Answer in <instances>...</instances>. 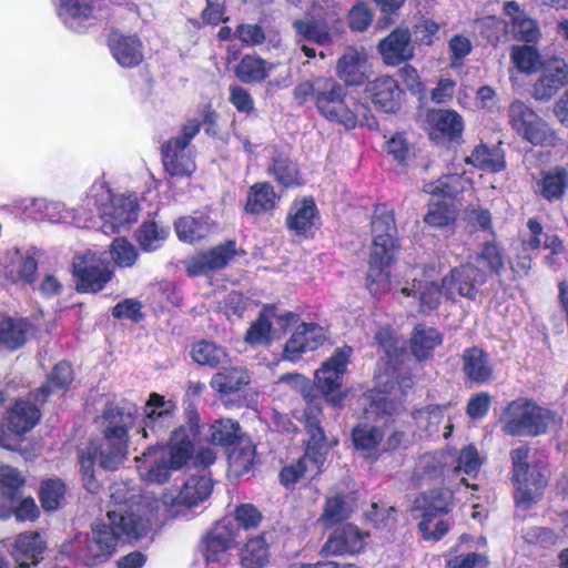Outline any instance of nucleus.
Instances as JSON below:
<instances>
[{
  "label": "nucleus",
  "instance_id": "26",
  "mask_svg": "<svg viewBox=\"0 0 568 568\" xmlns=\"http://www.w3.org/2000/svg\"><path fill=\"white\" fill-rule=\"evenodd\" d=\"M365 92L372 102L385 112H393L399 106L402 91L392 77L375 79L366 85Z\"/></svg>",
  "mask_w": 568,
  "mask_h": 568
},
{
  "label": "nucleus",
  "instance_id": "27",
  "mask_svg": "<svg viewBox=\"0 0 568 568\" xmlns=\"http://www.w3.org/2000/svg\"><path fill=\"white\" fill-rule=\"evenodd\" d=\"M429 136L434 140L460 136L464 130L462 116L453 110H433L427 115Z\"/></svg>",
  "mask_w": 568,
  "mask_h": 568
},
{
  "label": "nucleus",
  "instance_id": "35",
  "mask_svg": "<svg viewBox=\"0 0 568 568\" xmlns=\"http://www.w3.org/2000/svg\"><path fill=\"white\" fill-rule=\"evenodd\" d=\"M465 161L479 170L491 173L500 172L506 168L504 151L498 145L488 146L480 143L474 148Z\"/></svg>",
  "mask_w": 568,
  "mask_h": 568
},
{
  "label": "nucleus",
  "instance_id": "5",
  "mask_svg": "<svg viewBox=\"0 0 568 568\" xmlns=\"http://www.w3.org/2000/svg\"><path fill=\"white\" fill-rule=\"evenodd\" d=\"M530 448L521 445L510 452L515 500L519 507L528 508L537 501L547 485L549 470L544 465L530 466L527 462Z\"/></svg>",
  "mask_w": 568,
  "mask_h": 568
},
{
  "label": "nucleus",
  "instance_id": "9",
  "mask_svg": "<svg viewBox=\"0 0 568 568\" xmlns=\"http://www.w3.org/2000/svg\"><path fill=\"white\" fill-rule=\"evenodd\" d=\"M352 353L353 348L349 346L335 349L315 373L318 389L334 407H339L345 398L341 387Z\"/></svg>",
  "mask_w": 568,
  "mask_h": 568
},
{
  "label": "nucleus",
  "instance_id": "34",
  "mask_svg": "<svg viewBox=\"0 0 568 568\" xmlns=\"http://www.w3.org/2000/svg\"><path fill=\"white\" fill-rule=\"evenodd\" d=\"M463 371L471 382L477 384L488 383L493 378V367L488 355L478 347H471L464 352Z\"/></svg>",
  "mask_w": 568,
  "mask_h": 568
},
{
  "label": "nucleus",
  "instance_id": "57",
  "mask_svg": "<svg viewBox=\"0 0 568 568\" xmlns=\"http://www.w3.org/2000/svg\"><path fill=\"white\" fill-rule=\"evenodd\" d=\"M39 497L44 510L54 511L64 504L65 486L59 479H49L42 484Z\"/></svg>",
  "mask_w": 568,
  "mask_h": 568
},
{
  "label": "nucleus",
  "instance_id": "49",
  "mask_svg": "<svg viewBox=\"0 0 568 568\" xmlns=\"http://www.w3.org/2000/svg\"><path fill=\"white\" fill-rule=\"evenodd\" d=\"M169 236V230L154 221L144 222L138 232L136 241L144 252L160 248Z\"/></svg>",
  "mask_w": 568,
  "mask_h": 568
},
{
  "label": "nucleus",
  "instance_id": "44",
  "mask_svg": "<svg viewBox=\"0 0 568 568\" xmlns=\"http://www.w3.org/2000/svg\"><path fill=\"white\" fill-rule=\"evenodd\" d=\"M346 91L341 83L329 77H318L314 103L322 115L338 99L345 95Z\"/></svg>",
  "mask_w": 568,
  "mask_h": 568
},
{
  "label": "nucleus",
  "instance_id": "36",
  "mask_svg": "<svg viewBox=\"0 0 568 568\" xmlns=\"http://www.w3.org/2000/svg\"><path fill=\"white\" fill-rule=\"evenodd\" d=\"M442 343L443 335L436 328L417 325L410 337V349L417 359H426Z\"/></svg>",
  "mask_w": 568,
  "mask_h": 568
},
{
  "label": "nucleus",
  "instance_id": "11",
  "mask_svg": "<svg viewBox=\"0 0 568 568\" xmlns=\"http://www.w3.org/2000/svg\"><path fill=\"white\" fill-rule=\"evenodd\" d=\"M73 273L78 291L97 293L112 278L113 270L103 253L88 251L74 258Z\"/></svg>",
  "mask_w": 568,
  "mask_h": 568
},
{
  "label": "nucleus",
  "instance_id": "8",
  "mask_svg": "<svg viewBox=\"0 0 568 568\" xmlns=\"http://www.w3.org/2000/svg\"><path fill=\"white\" fill-rule=\"evenodd\" d=\"M511 128L526 141L535 145H555V131L527 104L515 100L508 109Z\"/></svg>",
  "mask_w": 568,
  "mask_h": 568
},
{
  "label": "nucleus",
  "instance_id": "14",
  "mask_svg": "<svg viewBox=\"0 0 568 568\" xmlns=\"http://www.w3.org/2000/svg\"><path fill=\"white\" fill-rule=\"evenodd\" d=\"M327 121L339 124L346 130H352L357 125L375 128L377 122L369 113L367 105L356 99H348L347 93L338 99L323 114Z\"/></svg>",
  "mask_w": 568,
  "mask_h": 568
},
{
  "label": "nucleus",
  "instance_id": "7",
  "mask_svg": "<svg viewBox=\"0 0 568 568\" xmlns=\"http://www.w3.org/2000/svg\"><path fill=\"white\" fill-rule=\"evenodd\" d=\"M293 27L301 39L327 45L342 28L341 12L334 3L326 8L317 3L305 18L295 20Z\"/></svg>",
  "mask_w": 568,
  "mask_h": 568
},
{
  "label": "nucleus",
  "instance_id": "51",
  "mask_svg": "<svg viewBox=\"0 0 568 568\" xmlns=\"http://www.w3.org/2000/svg\"><path fill=\"white\" fill-rule=\"evenodd\" d=\"M268 172L277 182L285 186L301 184V179L296 164L291 161L284 153H277L273 156L268 166Z\"/></svg>",
  "mask_w": 568,
  "mask_h": 568
},
{
  "label": "nucleus",
  "instance_id": "48",
  "mask_svg": "<svg viewBox=\"0 0 568 568\" xmlns=\"http://www.w3.org/2000/svg\"><path fill=\"white\" fill-rule=\"evenodd\" d=\"M471 186L470 180L459 174H447L425 184L424 191L433 195L455 196Z\"/></svg>",
  "mask_w": 568,
  "mask_h": 568
},
{
  "label": "nucleus",
  "instance_id": "13",
  "mask_svg": "<svg viewBox=\"0 0 568 568\" xmlns=\"http://www.w3.org/2000/svg\"><path fill=\"white\" fill-rule=\"evenodd\" d=\"M295 321L296 315L291 312L278 313L274 307H265L251 324L245 341L251 345H266L273 338H278Z\"/></svg>",
  "mask_w": 568,
  "mask_h": 568
},
{
  "label": "nucleus",
  "instance_id": "33",
  "mask_svg": "<svg viewBox=\"0 0 568 568\" xmlns=\"http://www.w3.org/2000/svg\"><path fill=\"white\" fill-rule=\"evenodd\" d=\"M504 12L510 18L511 32L514 38L525 42L537 41L540 37V30L535 20L528 18L515 1H508L504 4Z\"/></svg>",
  "mask_w": 568,
  "mask_h": 568
},
{
  "label": "nucleus",
  "instance_id": "39",
  "mask_svg": "<svg viewBox=\"0 0 568 568\" xmlns=\"http://www.w3.org/2000/svg\"><path fill=\"white\" fill-rule=\"evenodd\" d=\"M255 457L254 445L246 439H240L229 452V471L240 477L250 471Z\"/></svg>",
  "mask_w": 568,
  "mask_h": 568
},
{
  "label": "nucleus",
  "instance_id": "29",
  "mask_svg": "<svg viewBox=\"0 0 568 568\" xmlns=\"http://www.w3.org/2000/svg\"><path fill=\"white\" fill-rule=\"evenodd\" d=\"M250 379L245 367L230 363L212 376L210 386L219 394L229 395L242 389L250 383Z\"/></svg>",
  "mask_w": 568,
  "mask_h": 568
},
{
  "label": "nucleus",
  "instance_id": "24",
  "mask_svg": "<svg viewBox=\"0 0 568 568\" xmlns=\"http://www.w3.org/2000/svg\"><path fill=\"white\" fill-rule=\"evenodd\" d=\"M40 420V410L29 400H17L6 416L7 429L18 440Z\"/></svg>",
  "mask_w": 568,
  "mask_h": 568
},
{
  "label": "nucleus",
  "instance_id": "1",
  "mask_svg": "<svg viewBox=\"0 0 568 568\" xmlns=\"http://www.w3.org/2000/svg\"><path fill=\"white\" fill-rule=\"evenodd\" d=\"M138 420V412L133 405L114 406L105 413L103 436L92 442L85 453L81 454L80 465L84 475L92 477L93 465L103 469L118 468L126 457L130 430Z\"/></svg>",
  "mask_w": 568,
  "mask_h": 568
},
{
  "label": "nucleus",
  "instance_id": "4",
  "mask_svg": "<svg viewBox=\"0 0 568 568\" xmlns=\"http://www.w3.org/2000/svg\"><path fill=\"white\" fill-rule=\"evenodd\" d=\"M501 429L511 436H537L556 424V416L527 398H517L505 408Z\"/></svg>",
  "mask_w": 568,
  "mask_h": 568
},
{
  "label": "nucleus",
  "instance_id": "43",
  "mask_svg": "<svg viewBox=\"0 0 568 568\" xmlns=\"http://www.w3.org/2000/svg\"><path fill=\"white\" fill-rule=\"evenodd\" d=\"M193 445L184 428H179L172 435L169 449H165L166 460L172 469H180L190 459Z\"/></svg>",
  "mask_w": 568,
  "mask_h": 568
},
{
  "label": "nucleus",
  "instance_id": "46",
  "mask_svg": "<svg viewBox=\"0 0 568 568\" xmlns=\"http://www.w3.org/2000/svg\"><path fill=\"white\" fill-rule=\"evenodd\" d=\"M268 561V547L263 535H253L246 541L241 562L243 568H263Z\"/></svg>",
  "mask_w": 568,
  "mask_h": 568
},
{
  "label": "nucleus",
  "instance_id": "32",
  "mask_svg": "<svg viewBox=\"0 0 568 568\" xmlns=\"http://www.w3.org/2000/svg\"><path fill=\"white\" fill-rule=\"evenodd\" d=\"M178 237L183 242L192 243L206 237L216 229V223L206 214L199 216H183L175 224Z\"/></svg>",
  "mask_w": 568,
  "mask_h": 568
},
{
  "label": "nucleus",
  "instance_id": "15",
  "mask_svg": "<svg viewBox=\"0 0 568 568\" xmlns=\"http://www.w3.org/2000/svg\"><path fill=\"white\" fill-rule=\"evenodd\" d=\"M486 281V276L478 267L465 264L453 268L449 274L443 278V288L447 298L455 295L474 300L478 287Z\"/></svg>",
  "mask_w": 568,
  "mask_h": 568
},
{
  "label": "nucleus",
  "instance_id": "61",
  "mask_svg": "<svg viewBox=\"0 0 568 568\" xmlns=\"http://www.w3.org/2000/svg\"><path fill=\"white\" fill-rule=\"evenodd\" d=\"M24 483L26 479L18 469L0 463V486L3 494L18 498Z\"/></svg>",
  "mask_w": 568,
  "mask_h": 568
},
{
  "label": "nucleus",
  "instance_id": "64",
  "mask_svg": "<svg viewBox=\"0 0 568 568\" xmlns=\"http://www.w3.org/2000/svg\"><path fill=\"white\" fill-rule=\"evenodd\" d=\"M483 465V458L474 445L466 446L459 454L457 460L456 471H463L467 476L474 478L477 476L480 466Z\"/></svg>",
  "mask_w": 568,
  "mask_h": 568
},
{
  "label": "nucleus",
  "instance_id": "40",
  "mask_svg": "<svg viewBox=\"0 0 568 568\" xmlns=\"http://www.w3.org/2000/svg\"><path fill=\"white\" fill-rule=\"evenodd\" d=\"M275 199L276 195L271 184L256 183L251 186L247 193L245 211L250 214L268 212L274 207Z\"/></svg>",
  "mask_w": 568,
  "mask_h": 568
},
{
  "label": "nucleus",
  "instance_id": "23",
  "mask_svg": "<svg viewBox=\"0 0 568 568\" xmlns=\"http://www.w3.org/2000/svg\"><path fill=\"white\" fill-rule=\"evenodd\" d=\"M162 160L172 176H187L195 170L192 151L184 142L168 141L162 148Z\"/></svg>",
  "mask_w": 568,
  "mask_h": 568
},
{
  "label": "nucleus",
  "instance_id": "21",
  "mask_svg": "<svg viewBox=\"0 0 568 568\" xmlns=\"http://www.w3.org/2000/svg\"><path fill=\"white\" fill-rule=\"evenodd\" d=\"M336 74L348 87L362 85L369 74L366 52L347 48L337 60Z\"/></svg>",
  "mask_w": 568,
  "mask_h": 568
},
{
  "label": "nucleus",
  "instance_id": "10",
  "mask_svg": "<svg viewBox=\"0 0 568 568\" xmlns=\"http://www.w3.org/2000/svg\"><path fill=\"white\" fill-rule=\"evenodd\" d=\"M453 506V493L448 488L432 490L416 498L414 510H424L418 523L420 532H447L449 524L442 518Z\"/></svg>",
  "mask_w": 568,
  "mask_h": 568
},
{
  "label": "nucleus",
  "instance_id": "56",
  "mask_svg": "<svg viewBox=\"0 0 568 568\" xmlns=\"http://www.w3.org/2000/svg\"><path fill=\"white\" fill-rule=\"evenodd\" d=\"M568 173L564 169L556 168L542 175L539 183V192L547 200L561 197L567 185Z\"/></svg>",
  "mask_w": 568,
  "mask_h": 568
},
{
  "label": "nucleus",
  "instance_id": "41",
  "mask_svg": "<svg viewBox=\"0 0 568 568\" xmlns=\"http://www.w3.org/2000/svg\"><path fill=\"white\" fill-rule=\"evenodd\" d=\"M402 293L406 296L418 295L419 312L428 313L438 307L442 291L434 282H422L414 280L412 287H403Z\"/></svg>",
  "mask_w": 568,
  "mask_h": 568
},
{
  "label": "nucleus",
  "instance_id": "42",
  "mask_svg": "<svg viewBox=\"0 0 568 568\" xmlns=\"http://www.w3.org/2000/svg\"><path fill=\"white\" fill-rule=\"evenodd\" d=\"M316 207L313 200L296 202L291 207L287 225L296 233L305 234L315 225Z\"/></svg>",
  "mask_w": 568,
  "mask_h": 568
},
{
  "label": "nucleus",
  "instance_id": "60",
  "mask_svg": "<svg viewBox=\"0 0 568 568\" xmlns=\"http://www.w3.org/2000/svg\"><path fill=\"white\" fill-rule=\"evenodd\" d=\"M230 537L231 535H205L203 537L201 547L207 562L223 559L225 551L230 548Z\"/></svg>",
  "mask_w": 568,
  "mask_h": 568
},
{
  "label": "nucleus",
  "instance_id": "12",
  "mask_svg": "<svg viewBox=\"0 0 568 568\" xmlns=\"http://www.w3.org/2000/svg\"><path fill=\"white\" fill-rule=\"evenodd\" d=\"M372 246L369 255L396 256L399 244L394 211L386 204L375 206L372 216Z\"/></svg>",
  "mask_w": 568,
  "mask_h": 568
},
{
  "label": "nucleus",
  "instance_id": "58",
  "mask_svg": "<svg viewBox=\"0 0 568 568\" xmlns=\"http://www.w3.org/2000/svg\"><path fill=\"white\" fill-rule=\"evenodd\" d=\"M528 229L531 233V236L527 242V246L529 248L536 250L544 247L550 250L552 254L562 252V243L558 236L544 233L541 225L537 221L529 220Z\"/></svg>",
  "mask_w": 568,
  "mask_h": 568
},
{
  "label": "nucleus",
  "instance_id": "45",
  "mask_svg": "<svg viewBox=\"0 0 568 568\" xmlns=\"http://www.w3.org/2000/svg\"><path fill=\"white\" fill-rule=\"evenodd\" d=\"M31 333V325L26 320L3 318L0 321V344L9 348L14 349L21 346Z\"/></svg>",
  "mask_w": 568,
  "mask_h": 568
},
{
  "label": "nucleus",
  "instance_id": "17",
  "mask_svg": "<svg viewBox=\"0 0 568 568\" xmlns=\"http://www.w3.org/2000/svg\"><path fill=\"white\" fill-rule=\"evenodd\" d=\"M326 339L325 329L315 323L300 324L284 347L285 359L296 362L302 354L312 352L323 345Z\"/></svg>",
  "mask_w": 568,
  "mask_h": 568
},
{
  "label": "nucleus",
  "instance_id": "63",
  "mask_svg": "<svg viewBox=\"0 0 568 568\" xmlns=\"http://www.w3.org/2000/svg\"><path fill=\"white\" fill-rule=\"evenodd\" d=\"M383 438L382 430L374 426L362 425L353 430V443L357 449L372 450L382 443Z\"/></svg>",
  "mask_w": 568,
  "mask_h": 568
},
{
  "label": "nucleus",
  "instance_id": "31",
  "mask_svg": "<svg viewBox=\"0 0 568 568\" xmlns=\"http://www.w3.org/2000/svg\"><path fill=\"white\" fill-rule=\"evenodd\" d=\"M45 550V542L41 535H19L13 548L12 557L20 568L36 566Z\"/></svg>",
  "mask_w": 568,
  "mask_h": 568
},
{
  "label": "nucleus",
  "instance_id": "18",
  "mask_svg": "<svg viewBox=\"0 0 568 568\" xmlns=\"http://www.w3.org/2000/svg\"><path fill=\"white\" fill-rule=\"evenodd\" d=\"M567 84L568 64L562 59L554 58L541 65V74L534 84L532 95L536 100H550Z\"/></svg>",
  "mask_w": 568,
  "mask_h": 568
},
{
  "label": "nucleus",
  "instance_id": "16",
  "mask_svg": "<svg viewBox=\"0 0 568 568\" xmlns=\"http://www.w3.org/2000/svg\"><path fill=\"white\" fill-rule=\"evenodd\" d=\"M174 404L165 400L158 393H152L144 406L143 426L136 429L142 438L149 437V432L158 434L173 424Z\"/></svg>",
  "mask_w": 568,
  "mask_h": 568
},
{
  "label": "nucleus",
  "instance_id": "37",
  "mask_svg": "<svg viewBox=\"0 0 568 568\" xmlns=\"http://www.w3.org/2000/svg\"><path fill=\"white\" fill-rule=\"evenodd\" d=\"M274 68L275 64L257 55L247 54L242 58L234 72L243 83H256L264 81Z\"/></svg>",
  "mask_w": 568,
  "mask_h": 568
},
{
  "label": "nucleus",
  "instance_id": "6",
  "mask_svg": "<svg viewBox=\"0 0 568 568\" xmlns=\"http://www.w3.org/2000/svg\"><path fill=\"white\" fill-rule=\"evenodd\" d=\"M213 483L207 476L190 477L174 495L164 493L160 498L163 521L186 517L187 511L203 501L212 494Z\"/></svg>",
  "mask_w": 568,
  "mask_h": 568
},
{
  "label": "nucleus",
  "instance_id": "62",
  "mask_svg": "<svg viewBox=\"0 0 568 568\" xmlns=\"http://www.w3.org/2000/svg\"><path fill=\"white\" fill-rule=\"evenodd\" d=\"M455 220V210L445 202L432 203L424 217L426 224L437 229L449 226Z\"/></svg>",
  "mask_w": 568,
  "mask_h": 568
},
{
  "label": "nucleus",
  "instance_id": "3",
  "mask_svg": "<svg viewBox=\"0 0 568 568\" xmlns=\"http://www.w3.org/2000/svg\"><path fill=\"white\" fill-rule=\"evenodd\" d=\"M320 404L311 400L305 409L306 428L311 436L306 453L297 462L283 467L280 473L281 484L287 488L303 479H313L322 471L325 462L322 444L325 442V435L320 426Z\"/></svg>",
  "mask_w": 568,
  "mask_h": 568
},
{
  "label": "nucleus",
  "instance_id": "55",
  "mask_svg": "<svg viewBox=\"0 0 568 568\" xmlns=\"http://www.w3.org/2000/svg\"><path fill=\"white\" fill-rule=\"evenodd\" d=\"M110 256L114 265L121 268H131L139 260V251L125 237H116L110 245Z\"/></svg>",
  "mask_w": 568,
  "mask_h": 568
},
{
  "label": "nucleus",
  "instance_id": "28",
  "mask_svg": "<svg viewBox=\"0 0 568 568\" xmlns=\"http://www.w3.org/2000/svg\"><path fill=\"white\" fill-rule=\"evenodd\" d=\"M110 50L116 62L123 68H133L143 60V48L139 38L120 33L111 34Z\"/></svg>",
  "mask_w": 568,
  "mask_h": 568
},
{
  "label": "nucleus",
  "instance_id": "30",
  "mask_svg": "<svg viewBox=\"0 0 568 568\" xmlns=\"http://www.w3.org/2000/svg\"><path fill=\"white\" fill-rule=\"evenodd\" d=\"M396 256L369 255L366 286L374 296L386 294L390 288L389 265Z\"/></svg>",
  "mask_w": 568,
  "mask_h": 568
},
{
  "label": "nucleus",
  "instance_id": "38",
  "mask_svg": "<svg viewBox=\"0 0 568 568\" xmlns=\"http://www.w3.org/2000/svg\"><path fill=\"white\" fill-rule=\"evenodd\" d=\"M191 357L196 364L211 368L229 363L226 351L214 342L205 339L192 345Z\"/></svg>",
  "mask_w": 568,
  "mask_h": 568
},
{
  "label": "nucleus",
  "instance_id": "19",
  "mask_svg": "<svg viewBox=\"0 0 568 568\" xmlns=\"http://www.w3.org/2000/svg\"><path fill=\"white\" fill-rule=\"evenodd\" d=\"M235 243L227 242L213 250L186 260V272L191 276L206 274L225 267L235 256Z\"/></svg>",
  "mask_w": 568,
  "mask_h": 568
},
{
  "label": "nucleus",
  "instance_id": "53",
  "mask_svg": "<svg viewBox=\"0 0 568 568\" xmlns=\"http://www.w3.org/2000/svg\"><path fill=\"white\" fill-rule=\"evenodd\" d=\"M209 432V438L215 445H232L242 439L240 424L230 418L215 420Z\"/></svg>",
  "mask_w": 568,
  "mask_h": 568
},
{
  "label": "nucleus",
  "instance_id": "50",
  "mask_svg": "<svg viewBox=\"0 0 568 568\" xmlns=\"http://www.w3.org/2000/svg\"><path fill=\"white\" fill-rule=\"evenodd\" d=\"M118 535H92L87 546V561L97 565L108 560L115 550Z\"/></svg>",
  "mask_w": 568,
  "mask_h": 568
},
{
  "label": "nucleus",
  "instance_id": "52",
  "mask_svg": "<svg viewBox=\"0 0 568 568\" xmlns=\"http://www.w3.org/2000/svg\"><path fill=\"white\" fill-rule=\"evenodd\" d=\"M104 529L93 528V532H138L140 523L133 514H123L122 510H109L103 521Z\"/></svg>",
  "mask_w": 568,
  "mask_h": 568
},
{
  "label": "nucleus",
  "instance_id": "22",
  "mask_svg": "<svg viewBox=\"0 0 568 568\" xmlns=\"http://www.w3.org/2000/svg\"><path fill=\"white\" fill-rule=\"evenodd\" d=\"M139 463V471L142 479L150 484H164L170 479L171 465L166 460L165 448L162 446H154L148 448L140 457H136Z\"/></svg>",
  "mask_w": 568,
  "mask_h": 568
},
{
  "label": "nucleus",
  "instance_id": "25",
  "mask_svg": "<svg viewBox=\"0 0 568 568\" xmlns=\"http://www.w3.org/2000/svg\"><path fill=\"white\" fill-rule=\"evenodd\" d=\"M57 12L67 28L82 32L87 22L94 18L93 0H55Z\"/></svg>",
  "mask_w": 568,
  "mask_h": 568
},
{
  "label": "nucleus",
  "instance_id": "47",
  "mask_svg": "<svg viewBox=\"0 0 568 568\" xmlns=\"http://www.w3.org/2000/svg\"><path fill=\"white\" fill-rule=\"evenodd\" d=\"M363 548V535H331L322 548V554L324 556L355 555Z\"/></svg>",
  "mask_w": 568,
  "mask_h": 568
},
{
  "label": "nucleus",
  "instance_id": "20",
  "mask_svg": "<svg viewBox=\"0 0 568 568\" xmlns=\"http://www.w3.org/2000/svg\"><path fill=\"white\" fill-rule=\"evenodd\" d=\"M378 51L387 65H398L414 57L412 36L407 28H396L378 43Z\"/></svg>",
  "mask_w": 568,
  "mask_h": 568
},
{
  "label": "nucleus",
  "instance_id": "59",
  "mask_svg": "<svg viewBox=\"0 0 568 568\" xmlns=\"http://www.w3.org/2000/svg\"><path fill=\"white\" fill-rule=\"evenodd\" d=\"M510 58L516 68L524 73H534L540 64V55L532 45H514Z\"/></svg>",
  "mask_w": 568,
  "mask_h": 568
},
{
  "label": "nucleus",
  "instance_id": "2",
  "mask_svg": "<svg viewBox=\"0 0 568 568\" xmlns=\"http://www.w3.org/2000/svg\"><path fill=\"white\" fill-rule=\"evenodd\" d=\"M89 211L95 209L104 234L120 233L138 221L140 205L135 194H113L104 182H94L84 199Z\"/></svg>",
  "mask_w": 568,
  "mask_h": 568
},
{
  "label": "nucleus",
  "instance_id": "54",
  "mask_svg": "<svg viewBox=\"0 0 568 568\" xmlns=\"http://www.w3.org/2000/svg\"><path fill=\"white\" fill-rule=\"evenodd\" d=\"M351 509L345 504L342 495H333L327 497L324 511L318 519L324 529L333 528L336 524L346 520Z\"/></svg>",
  "mask_w": 568,
  "mask_h": 568
}]
</instances>
